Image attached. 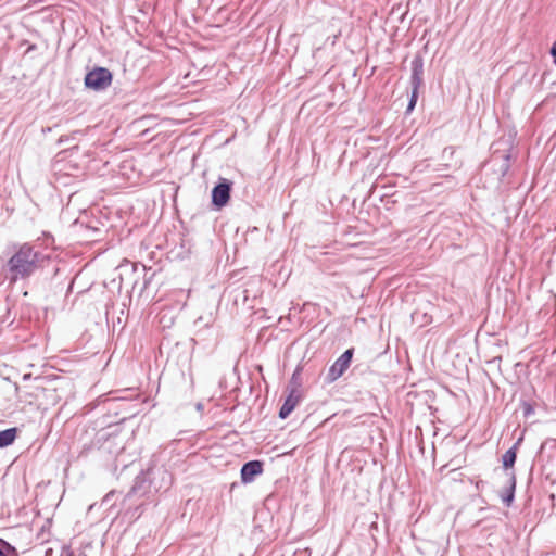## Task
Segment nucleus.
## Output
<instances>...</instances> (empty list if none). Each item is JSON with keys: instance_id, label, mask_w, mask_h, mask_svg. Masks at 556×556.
Instances as JSON below:
<instances>
[{"instance_id": "obj_6", "label": "nucleus", "mask_w": 556, "mask_h": 556, "mask_svg": "<svg viewBox=\"0 0 556 556\" xmlns=\"http://www.w3.org/2000/svg\"><path fill=\"white\" fill-rule=\"evenodd\" d=\"M354 348L345 350L329 367L325 377L326 383H333L348 370L354 356Z\"/></svg>"}, {"instance_id": "obj_15", "label": "nucleus", "mask_w": 556, "mask_h": 556, "mask_svg": "<svg viewBox=\"0 0 556 556\" xmlns=\"http://www.w3.org/2000/svg\"><path fill=\"white\" fill-rule=\"evenodd\" d=\"M521 408L525 417H529L534 413V407L530 402L523 401L521 403Z\"/></svg>"}, {"instance_id": "obj_16", "label": "nucleus", "mask_w": 556, "mask_h": 556, "mask_svg": "<svg viewBox=\"0 0 556 556\" xmlns=\"http://www.w3.org/2000/svg\"><path fill=\"white\" fill-rule=\"evenodd\" d=\"M102 440H104V443L100 448H103V450L108 451L109 453H112L113 451L111 450V439L109 437H105L104 434L98 435L97 441L100 442Z\"/></svg>"}, {"instance_id": "obj_2", "label": "nucleus", "mask_w": 556, "mask_h": 556, "mask_svg": "<svg viewBox=\"0 0 556 556\" xmlns=\"http://www.w3.org/2000/svg\"><path fill=\"white\" fill-rule=\"evenodd\" d=\"M410 79L409 84L412 87L410 97L406 108V114H410L418 101L419 89L424 86V58L420 53H416L410 63Z\"/></svg>"}, {"instance_id": "obj_3", "label": "nucleus", "mask_w": 556, "mask_h": 556, "mask_svg": "<svg viewBox=\"0 0 556 556\" xmlns=\"http://www.w3.org/2000/svg\"><path fill=\"white\" fill-rule=\"evenodd\" d=\"M144 472L154 489V493L166 492L170 489L173 475L164 464H159L157 460L153 459Z\"/></svg>"}, {"instance_id": "obj_18", "label": "nucleus", "mask_w": 556, "mask_h": 556, "mask_svg": "<svg viewBox=\"0 0 556 556\" xmlns=\"http://www.w3.org/2000/svg\"><path fill=\"white\" fill-rule=\"evenodd\" d=\"M454 154V148L453 147H446L443 150V159L452 157Z\"/></svg>"}, {"instance_id": "obj_17", "label": "nucleus", "mask_w": 556, "mask_h": 556, "mask_svg": "<svg viewBox=\"0 0 556 556\" xmlns=\"http://www.w3.org/2000/svg\"><path fill=\"white\" fill-rule=\"evenodd\" d=\"M43 241H45V245H46V250L53 244L54 242V239L53 237L50 235V233H43Z\"/></svg>"}, {"instance_id": "obj_13", "label": "nucleus", "mask_w": 556, "mask_h": 556, "mask_svg": "<svg viewBox=\"0 0 556 556\" xmlns=\"http://www.w3.org/2000/svg\"><path fill=\"white\" fill-rule=\"evenodd\" d=\"M18 428L12 427L0 431V448L8 447L14 443L17 438Z\"/></svg>"}, {"instance_id": "obj_14", "label": "nucleus", "mask_w": 556, "mask_h": 556, "mask_svg": "<svg viewBox=\"0 0 556 556\" xmlns=\"http://www.w3.org/2000/svg\"><path fill=\"white\" fill-rule=\"evenodd\" d=\"M3 546L5 547V551L0 548V556H17L16 551L13 546H11L9 543L2 541Z\"/></svg>"}, {"instance_id": "obj_5", "label": "nucleus", "mask_w": 556, "mask_h": 556, "mask_svg": "<svg viewBox=\"0 0 556 556\" xmlns=\"http://www.w3.org/2000/svg\"><path fill=\"white\" fill-rule=\"evenodd\" d=\"M233 182L227 178L219 177L211 191V204L216 211L225 207L231 197Z\"/></svg>"}, {"instance_id": "obj_1", "label": "nucleus", "mask_w": 556, "mask_h": 556, "mask_svg": "<svg viewBox=\"0 0 556 556\" xmlns=\"http://www.w3.org/2000/svg\"><path fill=\"white\" fill-rule=\"evenodd\" d=\"M42 245L40 239L14 244V253L7 262L11 282L28 279L39 269H48L46 278H54L59 274V263L51 253L42 250Z\"/></svg>"}, {"instance_id": "obj_20", "label": "nucleus", "mask_w": 556, "mask_h": 556, "mask_svg": "<svg viewBox=\"0 0 556 556\" xmlns=\"http://www.w3.org/2000/svg\"><path fill=\"white\" fill-rule=\"evenodd\" d=\"M549 53L553 58V62L556 64V41L552 45Z\"/></svg>"}, {"instance_id": "obj_8", "label": "nucleus", "mask_w": 556, "mask_h": 556, "mask_svg": "<svg viewBox=\"0 0 556 556\" xmlns=\"http://www.w3.org/2000/svg\"><path fill=\"white\" fill-rule=\"evenodd\" d=\"M511 154L509 152L500 153L494 151L491 157V163L495 168V173L500 175V179H503L510 169Z\"/></svg>"}, {"instance_id": "obj_7", "label": "nucleus", "mask_w": 556, "mask_h": 556, "mask_svg": "<svg viewBox=\"0 0 556 556\" xmlns=\"http://www.w3.org/2000/svg\"><path fill=\"white\" fill-rule=\"evenodd\" d=\"M153 494H155L154 489L152 488V484L150 483L148 476L146 475L144 471H141V473L136 477L134 485L127 493L126 498H129L131 496L149 497L150 495Z\"/></svg>"}, {"instance_id": "obj_19", "label": "nucleus", "mask_w": 556, "mask_h": 556, "mask_svg": "<svg viewBox=\"0 0 556 556\" xmlns=\"http://www.w3.org/2000/svg\"><path fill=\"white\" fill-rule=\"evenodd\" d=\"M92 450V445H85L79 453V457L87 456L88 453Z\"/></svg>"}, {"instance_id": "obj_12", "label": "nucleus", "mask_w": 556, "mask_h": 556, "mask_svg": "<svg viewBox=\"0 0 556 556\" xmlns=\"http://www.w3.org/2000/svg\"><path fill=\"white\" fill-rule=\"evenodd\" d=\"M507 485L500 493L503 504L506 507H510L515 500V491H516V476L515 471L508 472L507 477Z\"/></svg>"}, {"instance_id": "obj_10", "label": "nucleus", "mask_w": 556, "mask_h": 556, "mask_svg": "<svg viewBox=\"0 0 556 556\" xmlns=\"http://www.w3.org/2000/svg\"><path fill=\"white\" fill-rule=\"evenodd\" d=\"M522 440H523V437H520L515 442V444L510 448H508L502 456L503 469L507 477H508V472L514 471V465L517 459V451H518V447L521 444Z\"/></svg>"}, {"instance_id": "obj_21", "label": "nucleus", "mask_w": 556, "mask_h": 556, "mask_svg": "<svg viewBox=\"0 0 556 556\" xmlns=\"http://www.w3.org/2000/svg\"><path fill=\"white\" fill-rule=\"evenodd\" d=\"M298 371H299V368L294 371V374H292V379H294V378H295V376H296Z\"/></svg>"}, {"instance_id": "obj_9", "label": "nucleus", "mask_w": 556, "mask_h": 556, "mask_svg": "<svg viewBox=\"0 0 556 556\" xmlns=\"http://www.w3.org/2000/svg\"><path fill=\"white\" fill-rule=\"evenodd\" d=\"M263 462L256 459L244 463L240 470L241 481L243 483L252 482L263 472Z\"/></svg>"}, {"instance_id": "obj_4", "label": "nucleus", "mask_w": 556, "mask_h": 556, "mask_svg": "<svg viewBox=\"0 0 556 556\" xmlns=\"http://www.w3.org/2000/svg\"><path fill=\"white\" fill-rule=\"evenodd\" d=\"M113 81V74L110 70L96 66L88 71L84 78V86L97 92L106 90Z\"/></svg>"}, {"instance_id": "obj_11", "label": "nucleus", "mask_w": 556, "mask_h": 556, "mask_svg": "<svg viewBox=\"0 0 556 556\" xmlns=\"http://www.w3.org/2000/svg\"><path fill=\"white\" fill-rule=\"evenodd\" d=\"M300 402V393L298 390L292 389L288 396L285 399L282 406L279 409L278 416L280 419H286L293 412Z\"/></svg>"}]
</instances>
